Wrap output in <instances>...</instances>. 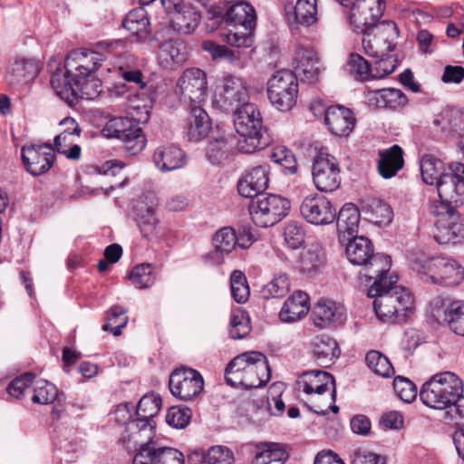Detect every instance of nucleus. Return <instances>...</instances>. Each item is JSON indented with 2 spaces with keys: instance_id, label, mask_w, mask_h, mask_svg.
Masks as SVG:
<instances>
[{
  "instance_id": "obj_1",
  "label": "nucleus",
  "mask_w": 464,
  "mask_h": 464,
  "mask_svg": "<svg viewBox=\"0 0 464 464\" xmlns=\"http://www.w3.org/2000/svg\"><path fill=\"white\" fill-rule=\"evenodd\" d=\"M384 11L383 0H362L353 8L351 22L362 34V46L367 55L382 57L390 51L391 40L397 35V25L392 21L378 22Z\"/></svg>"
},
{
  "instance_id": "obj_2",
  "label": "nucleus",
  "mask_w": 464,
  "mask_h": 464,
  "mask_svg": "<svg viewBox=\"0 0 464 464\" xmlns=\"http://www.w3.org/2000/svg\"><path fill=\"white\" fill-rule=\"evenodd\" d=\"M387 275L373 279L367 295L374 298L373 309L381 321L406 322L414 313V297L404 286L397 285L396 276Z\"/></svg>"
},
{
  "instance_id": "obj_3",
  "label": "nucleus",
  "mask_w": 464,
  "mask_h": 464,
  "mask_svg": "<svg viewBox=\"0 0 464 464\" xmlns=\"http://www.w3.org/2000/svg\"><path fill=\"white\" fill-rule=\"evenodd\" d=\"M105 56L95 51H73L67 56L64 65L58 68L52 75L51 84L58 97L72 105L75 102L74 91L68 83V79H85L95 72Z\"/></svg>"
},
{
  "instance_id": "obj_4",
  "label": "nucleus",
  "mask_w": 464,
  "mask_h": 464,
  "mask_svg": "<svg viewBox=\"0 0 464 464\" xmlns=\"http://www.w3.org/2000/svg\"><path fill=\"white\" fill-rule=\"evenodd\" d=\"M270 377L266 357L259 352L244 353L235 357L225 370L226 381L233 387L258 388Z\"/></svg>"
},
{
  "instance_id": "obj_5",
  "label": "nucleus",
  "mask_w": 464,
  "mask_h": 464,
  "mask_svg": "<svg viewBox=\"0 0 464 464\" xmlns=\"http://www.w3.org/2000/svg\"><path fill=\"white\" fill-rule=\"evenodd\" d=\"M233 121L237 132L243 138L238 141L239 150L252 153L268 144L264 137L262 117L256 105L248 101L233 110Z\"/></svg>"
},
{
  "instance_id": "obj_6",
  "label": "nucleus",
  "mask_w": 464,
  "mask_h": 464,
  "mask_svg": "<svg viewBox=\"0 0 464 464\" xmlns=\"http://www.w3.org/2000/svg\"><path fill=\"white\" fill-rule=\"evenodd\" d=\"M462 393L461 379L452 372H441L423 383L420 398L430 408L448 410Z\"/></svg>"
},
{
  "instance_id": "obj_7",
  "label": "nucleus",
  "mask_w": 464,
  "mask_h": 464,
  "mask_svg": "<svg viewBox=\"0 0 464 464\" xmlns=\"http://www.w3.org/2000/svg\"><path fill=\"white\" fill-rule=\"evenodd\" d=\"M345 253L349 261L363 267L364 276L370 281L390 273L392 260L389 256L374 253L372 241L363 237L346 238Z\"/></svg>"
},
{
  "instance_id": "obj_8",
  "label": "nucleus",
  "mask_w": 464,
  "mask_h": 464,
  "mask_svg": "<svg viewBox=\"0 0 464 464\" xmlns=\"http://www.w3.org/2000/svg\"><path fill=\"white\" fill-rule=\"evenodd\" d=\"M413 269L424 283L434 285H456L464 275L461 266L444 256L421 257L415 261Z\"/></svg>"
},
{
  "instance_id": "obj_9",
  "label": "nucleus",
  "mask_w": 464,
  "mask_h": 464,
  "mask_svg": "<svg viewBox=\"0 0 464 464\" xmlns=\"http://www.w3.org/2000/svg\"><path fill=\"white\" fill-rule=\"evenodd\" d=\"M434 217V238L441 245L464 242V228L460 215L454 206L441 202H432L429 208Z\"/></svg>"
},
{
  "instance_id": "obj_10",
  "label": "nucleus",
  "mask_w": 464,
  "mask_h": 464,
  "mask_svg": "<svg viewBox=\"0 0 464 464\" xmlns=\"http://www.w3.org/2000/svg\"><path fill=\"white\" fill-rule=\"evenodd\" d=\"M297 93L296 75L289 70L276 72L267 82L268 100L280 111L290 110L296 102Z\"/></svg>"
},
{
  "instance_id": "obj_11",
  "label": "nucleus",
  "mask_w": 464,
  "mask_h": 464,
  "mask_svg": "<svg viewBox=\"0 0 464 464\" xmlns=\"http://www.w3.org/2000/svg\"><path fill=\"white\" fill-rule=\"evenodd\" d=\"M290 202L278 195L257 197L249 205V213L256 225L266 227L278 223L287 215Z\"/></svg>"
},
{
  "instance_id": "obj_12",
  "label": "nucleus",
  "mask_w": 464,
  "mask_h": 464,
  "mask_svg": "<svg viewBox=\"0 0 464 464\" xmlns=\"http://www.w3.org/2000/svg\"><path fill=\"white\" fill-rule=\"evenodd\" d=\"M249 92L245 81L236 75L222 77L216 85L214 103L221 111H230L248 101Z\"/></svg>"
},
{
  "instance_id": "obj_13",
  "label": "nucleus",
  "mask_w": 464,
  "mask_h": 464,
  "mask_svg": "<svg viewBox=\"0 0 464 464\" xmlns=\"http://www.w3.org/2000/svg\"><path fill=\"white\" fill-rule=\"evenodd\" d=\"M103 131L106 135L117 138L124 143L125 150L136 155L143 150L146 139L140 127L129 118L117 117L110 120Z\"/></svg>"
},
{
  "instance_id": "obj_14",
  "label": "nucleus",
  "mask_w": 464,
  "mask_h": 464,
  "mask_svg": "<svg viewBox=\"0 0 464 464\" xmlns=\"http://www.w3.org/2000/svg\"><path fill=\"white\" fill-rule=\"evenodd\" d=\"M208 81L204 71L198 68L186 69L177 82V93L185 102L199 105L207 96Z\"/></svg>"
},
{
  "instance_id": "obj_15",
  "label": "nucleus",
  "mask_w": 464,
  "mask_h": 464,
  "mask_svg": "<svg viewBox=\"0 0 464 464\" xmlns=\"http://www.w3.org/2000/svg\"><path fill=\"white\" fill-rule=\"evenodd\" d=\"M204 381L201 374L190 368L174 370L169 380L173 396L188 401L198 395L203 390Z\"/></svg>"
},
{
  "instance_id": "obj_16",
  "label": "nucleus",
  "mask_w": 464,
  "mask_h": 464,
  "mask_svg": "<svg viewBox=\"0 0 464 464\" xmlns=\"http://www.w3.org/2000/svg\"><path fill=\"white\" fill-rule=\"evenodd\" d=\"M21 156L29 174H45L54 163V150L50 143L24 145Z\"/></svg>"
},
{
  "instance_id": "obj_17",
  "label": "nucleus",
  "mask_w": 464,
  "mask_h": 464,
  "mask_svg": "<svg viewBox=\"0 0 464 464\" xmlns=\"http://www.w3.org/2000/svg\"><path fill=\"white\" fill-rule=\"evenodd\" d=\"M302 217L310 224L326 226L336 218V209L332 202L323 196L306 197L300 205Z\"/></svg>"
},
{
  "instance_id": "obj_18",
  "label": "nucleus",
  "mask_w": 464,
  "mask_h": 464,
  "mask_svg": "<svg viewBox=\"0 0 464 464\" xmlns=\"http://www.w3.org/2000/svg\"><path fill=\"white\" fill-rule=\"evenodd\" d=\"M296 384L300 391L309 395L330 392L331 401H335V381L327 372L320 370L304 372L298 376Z\"/></svg>"
},
{
  "instance_id": "obj_19",
  "label": "nucleus",
  "mask_w": 464,
  "mask_h": 464,
  "mask_svg": "<svg viewBox=\"0 0 464 464\" xmlns=\"http://www.w3.org/2000/svg\"><path fill=\"white\" fill-rule=\"evenodd\" d=\"M295 74L303 81H317L322 72L321 59L317 52L313 48L300 46L295 53Z\"/></svg>"
},
{
  "instance_id": "obj_20",
  "label": "nucleus",
  "mask_w": 464,
  "mask_h": 464,
  "mask_svg": "<svg viewBox=\"0 0 464 464\" xmlns=\"http://www.w3.org/2000/svg\"><path fill=\"white\" fill-rule=\"evenodd\" d=\"M355 121L353 111L344 106H330L324 111V122L335 136L347 137L353 130Z\"/></svg>"
},
{
  "instance_id": "obj_21",
  "label": "nucleus",
  "mask_w": 464,
  "mask_h": 464,
  "mask_svg": "<svg viewBox=\"0 0 464 464\" xmlns=\"http://www.w3.org/2000/svg\"><path fill=\"white\" fill-rule=\"evenodd\" d=\"M214 249L203 256L205 263L219 266L225 256L230 254L237 246L236 231L230 227L218 229L213 237Z\"/></svg>"
},
{
  "instance_id": "obj_22",
  "label": "nucleus",
  "mask_w": 464,
  "mask_h": 464,
  "mask_svg": "<svg viewBox=\"0 0 464 464\" xmlns=\"http://www.w3.org/2000/svg\"><path fill=\"white\" fill-rule=\"evenodd\" d=\"M162 32L155 34L154 39L159 42V64L165 69H171L182 64L187 59L182 43L173 40L162 42Z\"/></svg>"
},
{
  "instance_id": "obj_23",
  "label": "nucleus",
  "mask_w": 464,
  "mask_h": 464,
  "mask_svg": "<svg viewBox=\"0 0 464 464\" xmlns=\"http://www.w3.org/2000/svg\"><path fill=\"white\" fill-rule=\"evenodd\" d=\"M155 427L144 426L138 421L131 420L126 427L122 435V441L128 449H134L140 452L145 448H152L155 442L152 441Z\"/></svg>"
},
{
  "instance_id": "obj_24",
  "label": "nucleus",
  "mask_w": 464,
  "mask_h": 464,
  "mask_svg": "<svg viewBox=\"0 0 464 464\" xmlns=\"http://www.w3.org/2000/svg\"><path fill=\"white\" fill-rule=\"evenodd\" d=\"M309 311V297L303 291H295L284 303L279 319L283 323H295L304 318Z\"/></svg>"
},
{
  "instance_id": "obj_25",
  "label": "nucleus",
  "mask_w": 464,
  "mask_h": 464,
  "mask_svg": "<svg viewBox=\"0 0 464 464\" xmlns=\"http://www.w3.org/2000/svg\"><path fill=\"white\" fill-rule=\"evenodd\" d=\"M360 211L353 203L344 204L336 214L337 231L341 242L346 238L357 236L360 224Z\"/></svg>"
},
{
  "instance_id": "obj_26",
  "label": "nucleus",
  "mask_w": 464,
  "mask_h": 464,
  "mask_svg": "<svg viewBox=\"0 0 464 464\" xmlns=\"http://www.w3.org/2000/svg\"><path fill=\"white\" fill-rule=\"evenodd\" d=\"M441 178L439 183L440 200L441 202L453 206L452 204L461 205L464 203V176H440Z\"/></svg>"
},
{
  "instance_id": "obj_27",
  "label": "nucleus",
  "mask_w": 464,
  "mask_h": 464,
  "mask_svg": "<svg viewBox=\"0 0 464 464\" xmlns=\"http://www.w3.org/2000/svg\"><path fill=\"white\" fill-rule=\"evenodd\" d=\"M152 159L155 166L160 171H173L186 164L183 150L176 145L159 147Z\"/></svg>"
},
{
  "instance_id": "obj_28",
  "label": "nucleus",
  "mask_w": 464,
  "mask_h": 464,
  "mask_svg": "<svg viewBox=\"0 0 464 464\" xmlns=\"http://www.w3.org/2000/svg\"><path fill=\"white\" fill-rule=\"evenodd\" d=\"M366 100L370 106L378 108L401 106L407 102L405 94L401 90L395 88L368 90Z\"/></svg>"
},
{
  "instance_id": "obj_29",
  "label": "nucleus",
  "mask_w": 464,
  "mask_h": 464,
  "mask_svg": "<svg viewBox=\"0 0 464 464\" xmlns=\"http://www.w3.org/2000/svg\"><path fill=\"white\" fill-rule=\"evenodd\" d=\"M211 120L200 105H192L188 128V138L190 141L198 142L208 136L211 130Z\"/></svg>"
},
{
  "instance_id": "obj_30",
  "label": "nucleus",
  "mask_w": 464,
  "mask_h": 464,
  "mask_svg": "<svg viewBox=\"0 0 464 464\" xmlns=\"http://www.w3.org/2000/svg\"><path fill=\"white\" fill-rule=\"evenodd\" d=\"M233 3L235 4L227 10V22L235 25H240L246 31H251L256 23L254 8L242 0L234 1Z\"/></svg>"
},
{
  "instance_id": "obj_31",
  "label": "nucleus",
  "mask_w": 464,
  "mask_h": 464,
  "mask_svg": "<svg viewBox=\"0 0 464 464\" xmlns=\"http://www.w3.org/2000/svg\"><path fill=\"white\" fill-rule=\"evenodd\" d=\"M287 459L288 454L280 444L264 442L256 445L252 464H284Z\"/></svg>"
},
{
  "instance_id": "obj_32",
  "label": "nucleus",
  "mask_w": 464,
  "mask_h": 464,
  "mask_svg": "<svg viewBox=\"0 0 464 464\" xmlns=\"http://www.w3.org/2000/svg\"><path fill=\"white\" fill-rule=\"evenodd\" d=\"M362 209L368 215V218L378 226L389 225L393 218L390 205L381 199L372 198L362 201Z\"/></svg>"
},
{
  "instance_id": "obj_33",
  "label": "nucleus",
  "mask_w": 464,
  "mask_h": 464,
  "mask_svg": "<svg viewBox=\"0 0 464 464\" xmlns=\"http://www.w3.org/2000/svg\"><path fill=\"white\" fill-rule=\"evenodd\" d=\"M337 319L338 308L336 304L332 301L320 300L312 310L311 320L320 329L332 326Z\"/></svg>"
},
{
  "instance_id": "obj_34",
  "label": "nucleus",
  "mask_w": 464,
  "mask_h": 464,
  "mask_svg": "<svg viewBox=\"0 0 464 464\" xmlns=\"http://www.w3.org/2000/svg\"><path fill=\"white\" fill-rule=\"evenodd\" d=\"M122 24L139 41H145L150 35V21L142 8L130 11L124 18Z\"/></svg>"
},
{
  "instance_id": "obj_35",
  "label": "nucleus",
  "mask_w": 464,
  "mask_h": 464,
  "mask_svg": "<svg viewBox=\"0 0 464 464\" xmlns=\"http://www.w3.org/2000/svg\"><path fill=\"white\" fill-rule=\"evenodd\" d=\"M161 400L154 394L144 395L139 401L136 410L137 418L133 420L144 426L155 427L153 417L160 409Z\"/></svg>"
},
{
  "instance_id": "obj_36",
  "label": "nucleus",
  "mask_w": 464,
  "mask_h": 464,
  "mask_svg": "<svg viewBox=\"0 0 464 464\" xmlns=\"http://www.w3.org/2000/svg\"><path fill=\"white\" fill-rule=\"evenodd\" d=\"M199 21V13L193 6L186 4L170 18L174 29L185 34L193 32L198 27Z\"/></svg>"
},
{
  "instance_id": "obj_37",
  "label": "nucleus",
  "mask_w": 464,
  "mask_h": 464,
  "mask_svg": "<svg viewBox=\"0 0 464 464\" xmlns=\"http://www.w3.org/2000/svg\"><path fill=\"white\" fill-rule=\"evenodd\" d=\"M313 353L320 364L333 362L340 354V349L334 339L327 335L317 336L313 343Z\"/></svg>"
},
{
  "instance_id": "obj_38",
  "label": "nucleus",
  "mask_w": 464,
  "mask_h": 464,
  "mask_svg": "<svg viewBox=\"0 0 464 464\" xmlns=\"http://www.w3.org/2000/svg\"><path fill=\"white\" fill-rule=\"evenodd\" d=\"M404 164L403 150L398 145L380 152L378 161L379 174H396Z\"/></svg>"
},
{
  "instance_id": "obj_39",
  "label": "nucleus",
  "mask_w": 464,
  "mask_h": 464,
  "mask_svg": "<svg viewBox=\"0 0 464 464\" xmlns=\"http://www.w3.org/2000/svg\"><path fill=\"white\" fill-rule=\"evenodd\" d=\"M190 458L206 464H232L234 455L230 449L224 446L211 447L207 452L198 450L192 452Z\"/></svg>"
},
{
  "instance_id": "obj_40",
  "label": "nucleus",
  "mask_w": 464,
  "mask_h": 464,
  "mask_svg": "<svg viewBox=\"0 0 464 464\" xmlns=\"http://www.w3.org/2000/svg\"><path fill=\"white\" fill-rule=\"evenodd\" d=\"M68 83L74 91L75 102L82 95L88 100H93L98 97L102 92V83L98 79H82L77 74L76 78L68 79Z\"/></svg>"
},
{
  "instance_id": "obj_41",
  "label": "nucleus",
  "mask_w": 464,
  "mask_h": 464,
  "mask_svg": "<svg viewBox=\"0 0 464 464\" xmlns=\"http://www.w3.org/2000/svg\"><path fill=\"white\" fill-rule=\"evenodd\" d=\"M207 150V158L214 165H224L229 160V151L232 145V139L225 136L212 137Z\"/></svg>"
},
{
  "instance_id": "obj_42",
  "label": "nucleus",
  "mask_w": 464,
  "mask_h": 464,
  "mask_svg": "<svg viewBox=\"0 0 464 464\" xmlns=\"http://www.w3.org/2000/svg\"><path fill=\"white\" fill-rule=\"evenodd\" d=\"M268 181V176H242L237 182L238 193L247 198H257L267 188Z\"/></svg>"
},
{
  "instance_id": "obj_43",
  "label": "nucleus",
  "mask_w": 464,
  "mask_h": 464,
  "mask_svg": "<svg viewBox=\"0 0 464 464\" xmlns=\"http://www.w3.org/2000/svg\"><path fill=\"white\" fill-rule=\"evenodd\" d=\"M294 9V22L310 26L317 21V0H297Z\"/></svg>"
},
{
  "instance_id": "obj_44",
  "label": "nucleus",
  "mask_w": 464,
  "mask_h": 464,
  "mask_svg": "<svg viewBox=\"0 0 464 464\" xmlns=\"http://www.w3.org/2000/svg\"><path fill=\"white\" fill-rule=\"evenodd\" d=\"M147 455H150L151 464H184V456L177 449L170 447L148 448Z\"/></svg>"
},
{
  "instance_id": "obj_45",
  "label": "nucleus",
  "mask_w": 464,
  "mask_h": 464,
  "mask_svg": "<svg viewBox=\"0 0 464 464\" xmlns=\"http://www.w3.org/2000/svg\"><path fill=\"white\" fill-rule=\"evenodd\" d=\"M127 309L120 306H112L106 314V322L102 325L103 331H111L114 336H120L121 334V329L124 328L129 318L126 316Z\"/></svg>"
},
{
  "instance_id": "obj_46",
  "label": "nucleus",
  "mask_w": 464,
  "mask_h": 464,
  "mask_svg": "<svg viewBox=\"0 0 464 464\" xmlns=\"http://www.w3.org/2000/svg\"><path fill=\"white\" fill-rule=\"evenodd\" d=\"M231 295L238 304H245L249 296L250 290L245 274L239 270H234L230 275Z\"/></svg>"
},
{
  "instance_id": "obj_47",
  "label": "nucleus",
  "mask_w": 464,
  "mask_h": 464,
  "mask_svg": "<svg viewBox=\"0 0 464 464\" xmlns=\"http://www.w3.org/2000/svg\"><path fill=\"white\" fill-rule=\"evenodd\" d=\"M450 329L456 334L464 336V302L450 304L444 312Z\"/></svg>"
},
{
  "instance_id": "obj_48",
  "label": "nucleus",
  "mask_w": 464,
  "mask_h": 464,
  "mask_svg": "<svg viewBox=\"0 0 464 464\" xmlns=\"http://www.w3.org/2000/svg\"><path fill=\"white\" fill-rule=\"evenodd\" d=\"M130 280L139 289L150 287L156 280L153 267L150 264L136 266L129 276Z\"/></svg>"
},
{
  "instance_id": "obj_49",
  "label": "nucleus",
  "mask_w": 464,
  "mask_h": 464,
  "mask_svg": "<svg viewBox=\"0 0 464 464\" xmlns=\"http://www.w3.org/2000/svg\"><path fill=\"white\" fill-rule=\"evenodd\" d=\"M58 396V390L46 380H38L34 383L32 401L37 404H51Z\"/></svg>"
},
{
  "instance_id": "obj_50",
  "label": "nucleus",
  "mask_w": 464,
  "mask_h": 464,
  "mask_svg": "<svg viewBox=\"0 0 464 464\" xmlns=\"http://www.w3.org/2000/svg\"><path fill=\"white\" fill-rule=\"evenodd\" d=\"M62 131L54 138V147L57 152H66L68 144H62V140H69L73 136H79L81 129L76 121L72 117H66L60 121Z\"/></svg>"
},
{
  "instance_id": "obj_51",
  "label": "nucleus",
  "mask_w": 464,
  "mask_h": 464,
  "mask_svg": "<svg viewBox=\"0 0 464 464\" xmlns=\"http://www.w3.org/2000/svg\"><path fill=\"white\" fill-rule=\"evenodd\" d=\"M365 362L371 370L381 376L390 377L394 372L388 358L378 351L368 352L365 356Z\"/></svg>"
},
{
  "instance_id": "obj_52",
  "label": "nucleus",
  "mask_w": 464,
  "mask_h": 464,
  "mask_svg": "<svg viewBox=\"0 0 464 464\" xmlns=\"http://www.w3.org/2000/svg\"><path fill=\"white\" fill-rule=\"evenodd\" d=\"M270 159L272 162L282 168V170H287L291 174L297 170V162L293 152L285 146L274 148Z\"/></svg>"
},
{
  "instance_id": "obj_53",
  "label": "nucleus",
  "mask_w": 464,
  "mask_h": 464,
  "mask_svg": "<svg viewBox=\"0 0 464 464\" xmlns=\"http://www.w3.org/2000/svg\"><path fill=\"white\" fill-rule=\"evenodd\" d=\"M290 289V282L286 274L276 276L262 289V294L266 298H279L285 296Z\"/></svg>"
},
{
  "instance_id": "obj_54",
  "label": "nucleus",
  "mask_w": 464,
  "mask_h": 464,
  "mask_svg": "<svg viewBox=\"0 0 464 464\" xmlns=\"http://www.w3.org/2000/svg\"><path fill=\"white\" fill-rule=\"evenodd\" d=\"M351 73L360 81H366L372 78V72L370 63L360 54L352 53L349 59Z\"/></svg>"
},
{
  "instance_id": "obj_55",
  "label": "nucleus",
  "mask_w": 464,
  "mask_h": 464,
  "mask_svg": "<svg viewBox=\"0 0 464 464\" xmlns=\"http://www.w3.org/2000/svg\"><path fill=\"white\" fill-rule=\"evenodd\" d=\"M158 218L155 217L152 207L148 208L145 212L139 216L138 224L142 236L145 238H150L157 234Z\"/></svg>"
},
{
  "instance_id": "obj_56",
  "label": "nucleus",
  "mask_w": 464,
  "mask_h": 464,
  "mask_svg": "<svg viewBox=\"0 0 464 464\" xmlns=\"http://www.w3.org/2000/svg\"><path fill=\"white\" fill-rule=\"evenodd\" d=\"M335 171H339L336 159L326 152L320 151L314 158L312 174L334 173Z\"/></svg>"
},
{
  "instance_id": "obj_57",
  "label": "nucleus",
  "mask_w": 464,
  "mask_h": 464,
  "mask_svg": "<svg viewBox=\"0 0 464 464\" xmlns=\"http://www.w3.org/2000/svg\"><path fill=\"white\" fill-rule=\"evenodd\" d=\"M190 418L191 411L188 408L173 406L167 412L166 421L173 428L183 429L189 423Z\"/></svg>"
},
{
  "instance_id": "obj_58",
  "label": "nucleus",
  "mask_w": 464,
  "mask_h": 464,
  "mask_svg": "<svg viewBox=\"0 0 464 464\" xmlns=\"http://www.w3.org/2000/svg\"><path fill=\"white\" fill-rule=\"evenodd\" d=\"M249 319L244 313L234 314L230 320L229 334L233 339H243L250 332Z\"/></svg>"
},
{
  "instance_id": "obj_59",
  "label": "nucleus",
  "mask_w": 464,
  "mask_h": 464,
  "mask_svg": "<svg viewBox=\"0 0 464 464\" xmlns=\"http://www.w3.org/2000/svg\"><path fill=\"white\" fill-rule=\"evenodd\" d=\"M301 262L304 270H316L324 264V253L320 246H314L302 256Z\"/></svg>"
},
{
  "instance_id": "obj_60",
  "label": "nucleus",
  "mask_w": 464,
  "mask_h": 464,
  "mask_svg": "<svg viewBox=\"0 0 464 464\" xmlns=\"http://www.w3.org/2000/svg\"><path fill=\"white\" fill-rule=\"evenodd\" d=\"M393 388L400 399L405 402L413 401L417 396V387L407 378H395Z\"/></svg>"
},
{
  "instance_id": "obj_61",
  "label": "nucleus",
  "mask_w": 464,
  "mask_h": 464,
  "mask_svg": "<svg viewBox=\"0 0 464 464\" xmlns=\"http://www.w3.org/2000/svg\"><path fill=\"white\" fill-rule=\"evenodd\" d=\"M285 241L292 249H296L304 242V232L296 222L288 223L284 230Z\"/></svg>"
},
{
  "instance_id": "obj_62",
  "label": "nucleus",
  "mask_w": 464,
  "mask_h": 464,
  "mask_svg": "<svg viewBox=\"0 0 464 464\" xmlns=\"http://www.w3.org/2000/svg\"><path fill=\"white\" fill-rule=\"evenodd\" d=\"M203 48L210 53L214 59H226L231 63H235L238 60V55L234 51L225 45L217 44L213 41H205Z\"/></svg>"
},
{
  "instance_id": "obj_63",
  "label": "nucleus",
  "mask_w": 464,
  "mask_h": 464,
  "mask_svg": "<svg viewBox=\"0 0 464 464\" xmlns=\"http://www.w3.org/2000/svg\"><path fill=\"white\" fill-rule=\"evenodd\" d=\"M34 378L35 375L31 372L20 375L7 386V392L16 399L21 398L24 395V390L34 382Z\"/></svg>"
},
{
  "instance_id": "obj_64",
  "label": "nucleus",
  "mask_w": 464,
  "mask_h": 464,
  "mask_svg": "<svg viewBox=\"0 0 464 464\" xmlns=\"http://www.w3.org/2000/svg\"><path fill=\"white\" fill-rule=\"evenodd\" d=\"M352 464H384L383 459L365 449H357L352 455Z\"/></svg>"
}]
</instances>
